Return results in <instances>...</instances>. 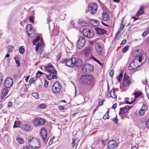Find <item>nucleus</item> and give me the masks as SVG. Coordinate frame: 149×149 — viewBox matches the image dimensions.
Listing matches in <instances>:
<instances>
[{
	"instance_id": "nucleus-43",
	"label": "nucleus",
	"mask_w": 149,
	"mask_h": 149,
	"mask_svg": "<svg viewBox=\"0 0 149 149\" xmlns=\"http://www.w3.org/2000/svg\"><path fill=\"white\" fill-rule=\"evenodd\" d=\"M54 73H51L50 72L49 74H51L50 76L51 77V79H56V76Z\"/></svg>"
},
{
	"instance_id": "nucleus-17",
	"label": "nucleus",
	"mask_w": 149,
	"mask_h": 149,
	"mask_svg": "<svg viewBox=\"0 0 149 149\" xmlns=\"http://www.w3.org/2000/svg\"><path fill=\"white\" fill-rule=\"evenodd\" d=\"M89 22L93 26H96L99 25V22L96 20L94 19H90L89 20Z\"/></svg>"
},
{
	"instance_id": "nucleus-38",
	"label": "nucleus",
	"mask_w": 149,
	"mask_h": 149,
	"mask_svg": "<svg viewBox=\"0 0 149 149\" xmlns=\"http://www.w3.org/2000/svg\"><path fill=\"white\" fill-rule=\"evenodd\" d=\"M130 108V106H128V105H126L125 107H123L122 108L125 110V112H127L129 110Z\"/></svg>"
},
{
	"instance_id": "nucleus-25",
	"label": "nucleus",
	"mask_w": 149,
	"mask_h": 149,
	"mask_svg": "<svg viewBox=\"0 0 149 149\" xmlns=\"http://www.w3.org/2000/svg\"><path fill=\"white\" fill-rule=\"evenodd\" d=\"M110 95V97L113 98H116V95L115 94V91L113 88L111 90Z\"/></svg>"
},
{
	"instance_id": "nucleus-56",
	"label": "nucleus",
	"mask_w": 149,
	"mask_h": 149,
	"mask_svg": "<svg viewBox=\"0 0 149 149\" xmlns=\"http://www.w3.org/2000/svg\"><path fill=\"white\" fill-rule=\"evenodd\" d=\"M141 109L144 110V111H145L147 109V106L144 104H143Z\"/></svg>"
},
{
	"instance_id": "nucleus-27",
	"label": "nucleus",
	"mask_w": 149,
	"mask_h": 149,
	"mask_svg": "<svg viewBox=\"0 0 149 149\" xmlns=\"http://www.w3.org/2000/svg\"><path fill=\"white\" fill-rule=\"evenodd\" d=\"M30 128V126L27 125H24L22 126V128L23 130L25 131H28L29 130Z\"/></svg>"
},
{
	"instance_id": "nucleus-22",
	"label": "nucleus",
	"mask_w": 149,
	"mask_h": 149,
	"mask_svg": "<svg viewBox=\"0 0 149 149\" xmlns=\"http://www.w3.org/2000/svg\"><path fill=\"white\" fill-rule=\"evenodd\" d=\"M8 92V89L7 88L3 89L1 91V93L3 95L1 97V98H3L6 95Z\"/></svg>"
},
{
	"instance_id": "nucleus-53",
	"label": "nucleus",
	"mask_w": 149,
	"mask_h": 149,
	"mask_svg": "<svg viewBox=\"0 0 149 149\" xmlns=\"http://www.w3.org/2000/svg\"><path fill=\"white\" fill-rule=\"evenodd\" d=\"M52 21V20L50 19V17L49 16H48L47 18V23L48 24L49 26V22Z\"/></svg>"
},
{
	"instance_id": "nucleus-26",
	"label": "nucleus",
	"mask_w": 149,
	"mask_h": 149,
	"mask_svg": "<svg viewBox=\"0 0 149 149\" xmlns=\"http://www.w3.org/2000/svg\"><path fill=\"white\" fill-rule=\"evenodd\" d=\"M16 140L20 144H22L24 142V140L21 137H18L17 138Z\"/></svg>"
},
{
	"instance_id": "nucleus-59",
	"label": "nucleus",
	"mask_w": 149,
	"mask_h": 149,
	"mask_svg": "<svg viewBox=\"0 0 149 149\" xmlns=\"http://www.w3.org/2000/svg\"><path fill=\"white\" fill-rule=\"evenodd\" d=\"M96 49H97V48H98V49H101V47L100 46V44L98 43H96Z\"/></svg>"
},
{
	"instance_id": "nucleus-31",
	"label": "nucleus",
	"mask_w": 149,
	"mask_h": 149,
	"mask_svg": "<svg viewBox=\"0 0 149 149\" xmlns=\"http://www.w3.org/2000/svg\"><path fill=\"white\" fill-rule=\"evenodd\" d=\"M53 86L59 88L60 86V89H61L62 86L58 81H56L54 84Z\"/></svg>"
},
{
	"instance_id": "nucleus-49",
	"label": "nucleus",
	"mask_w": 149,
	"mask_h": 149,
	"mask_svg": "<svg viewBox=\"0 0 149 149\" xmlns=\"http://www.w3.org/2000/svg\"><path fill=\"white\" fill-rule=\"evenodd\" d=\"M35 138H31V137H29L28 138V141L29 142H32L33 141H36L34 139Z\"/></svg>"
},
{
	"instance_id": "nucleus-1",
	"label": "nucleus",
	"mask_w": 149,
	"mask_h": 149,
	"mask_svg": "<svg viewBox=\"0 0 149 149\" xmlns=\"http://www.w3.org/2000/svg\"><path fill=\"white\" fill-rule=\"evenodd\" d=\"M79 81L82 84L90 85V88H91L94 86L95 79L94 76L92 75H84L81 76Z\"/></svg>"
},
{
	"instance_id": "nucleus-47",
	"label": "nucleus",
	"mask_w": 149,
	"mask_h": 149,
	"mask_svg": "<svg viewBox=\"0 0 149 149\" xmlns=\"http://www.w3.org/2000/svg\"><path fill=\"white\" fill-rule=\"evenodd\" d=\"M114 122L115 124H117L118 123V119L117 118V116H116L115 118H114L111 119Z\"/></svg>"
},
{
	"instance_id": "nucleus-9",
	"label": "nucleus",
	"mask_w": 149,
	"mask_h": 149,
	"mask_svg": "<svg viewBox=\"0 0 149 149\" xmlns=\"http://www.w3.org/2000/svg\"><path fill=\"white\" fill-rule=\"evenodd\" d=\"M45 123V120L40 118H36L34 120L33 124L37 125L44 124Z\"/></svg>"
},
{
	"instance_id": "nucleus-52",
	"label": "nucleus",
	"mask_w": 149,
	"mask_h": 149,
	"mask_svg": "<svg viewBox=\"0 0 149 149\" xmlns=\"http://www.w3.org/2000/svg\"><path fill=\"white\" fill-rule=\"evenodd\" d=\"M61 57V53H59L56 56V60H59L60 59Z\"/></svg>"
},
{
	"instance_id": "nucleus-6",
	"label": "nucleus",
	"mask_w": 149,
	"mask_h": 149,
	"mask_svg": "<svg viewBox=\"0 0 149 149\" xmlns=\"http://www.w3.org/2000/svg\"><path fill=\"white\" fill-rule=\"evenodd\" d=\"M83 33L84 35L88 38H92L94 36V33L93 31L87 29H84Z\"/></svg>"
},
{
	"instance_id": "nucleus-44",
	"label": "nucleus",
	"mask_w": 149,
	"mask_h": 149,
	"mask_svg": "<svg viewBox=\"0 0 149 149\" xmlns=\"http://www.w3.org/2000/svg\"><path fill=\"white\" fill-rule=\"evenodd\" d=\"M29 20L30 22H32L33 23H34V17L33 16L29 17Z\"/></svg>"
},
{
	"instance_id": "nucleus-29",
	"label": "nucleus",
	"mask_w": 149,
	"mask_h": 149,
	"mask_svg": "<svg viewBox=\"0 0 149 149\" xmlns=\"http://www.w3.org/2000/svg\"><path fill=\"white\" fill-rule=\"evenodd\" d=\"M40 57L43 58L46 55L45 51L43 50H41L40 51Z\"/></svg>"
},
{
	"instance_id": "nucleus-24",
	"label": "nucleus",
	"mask_w": 149,
	"mask_h": 149,
	"mask_svg": "<svg viewBox=\"0 0 149 149\" xmlns=\"http://www.w3.org/2000/svg\"><path fill=\"white\" fill-rule=\"evenodd\" d=\"M142 93L139 91H136L132 94V95H135L134 100H135L139 96H141L142 95Z\"/></svg>"
},
{
	"instance_id": "nucleus-4",
	"label": "nucleus",
	"mask_w": 149,
	"mask_h": 149,
	"mask_svg": "<svg viewBox=\"0 0 149 149\" xmlns=\"http://www.w3.org/2000/svg\"><path fill=\"white\" fill-rule=\"evenodd\" d=\"M137 61L133 60L129 65L128 69L129 70L132 71H136L137 68L140 66L141 65H139L137 64Z\"/></svg>"
},
{
	"instance_id": "nucleus-10",
	"label": "nucleus",
	"mask_w": 149,
	"mask_h": 149,
	"mask_svg": "<svg viewBox=\"0 0 149 149\" xmlns=\"http://www.w3.org/2000/svg\"><path fill=\"white\" fill-rule=\"evenodd\" d=\"M76 58H72L68 60L66 62V65L68 67H72L75 65Z\"/></svg>"
},
{
	"instance_id": "nucleus-21",
	"label": "nucleus",
	"mask_w": 149,
	"mask_h": 149,
	"mask_svg": "<svg viewBox=\"0 0 149 149\" xmlns=\"http://www.w3.org/2000/svg\"><path fill=\"white\" fill-rule=\"evenodd\" d=\"M52 89L53 92L55 93H58L61 90L60 86L59 87V88H58L53 86Z\"/></svg>"
},
{
	"instance_id": "nucleus-20",
	"label": "nucleus",
	"mask_w": 149,
	"mask_h": 149,
	"mask_svg": "<svg viewBox=\"0 0 149 149\" xmlns=\"http://www.w3.org/2000/svg\"><path fill=\"white\" fill-rule=\"evenodd\" d=\"M75 65L78 67L80 68L82 65L83 62L82 61L81 59H78L77 61L76 58V61L75 62Z\"/></svg>"
},
{
	"instance_id": "nucleus-30",
	"label": "nucleus",
	"mask_w": 149,
	"mask_h": 149,
	"mask_svg": "<svg viewBox=\"0 0 149 149\" xmlns=\"http://www.w3.org/2000/svg\"><path fill=\"white\" fill-rule=\"evenodd\" d=\"M46 107V105L44 104H38L37 106V107L39 109H44Z\"/></svg>"
},
{
	"instance_id": "nucleus-42",
	"label": "nucleus",
	"mask_w": 149,
	"mask_h": 149,
	"mask_svg": "<svg viewBox=\"0 0 149 149\" xmlns=\"http://www.w3.org/2000/svg\"><path fill=\"white\" fill-rule=\"evenodd\" d=\"M91 58H93L94 61L97 62L100 65H103V64L102 63H101L98 60H97V59H96L95 57H94L93 56H92V57H91Z\"/></svg>"
},
{
	"instance_id": "nucleus-60",
	"label": "nucleus",
	"mask_w": 149,
	"mask_h": 149,
	"mask_svg": "<svg viewBox=\"0 0 149 149\" xmlns=\"http://www.w3.org/2000/svg\"><path fill=\"white\" fill-rule=\"evenodd\" d=\"M67 59H62L60 61V63H66V62L67 61Z\"/></svg>"
},
{
	"instance_id": "nucleus-41",
	"label": "nucleus",
	"mask_w": 149,
	"mask_h": 149,
	"mask_svg": "<svg viewBox=\"0 0 149 149\" xmlns=\"http://www.w3.org/2000/svg\"><path fill=\"white\" fill-rule=\"evenodd\" d=\"M145 111H144V110H143L141 109H140L139 111V114L140 116H141L142 115H143L144 113H145Z\"/></svg>"
},
{
	"instance_id": "nucleus-32",
	"label": "nucleus",
	"mask_w": 149,
	"mask_h": 149,
	"mask_svg": "<svg viewBox=\"0 0 149 149\" xmlns=\"http://www.w3.org/2000/svg\"><path fill=\"white\" fill-rule=\"evenodd\" d=\"M15 61L16 65L17 67H19L20 65V63L19 62L18 59V58L17 57H15L14 58Z\"/></svg>"
},
{
	"instance_id": "nucleus-55",
	"label": "nucleus",
	"mask_w": 149,
	"mask_h": 149,
	"mask_svg": "<svg viewBox=\"0 0 149 149\" xmlns=\"http://www.w3.org/2000/svg\"><path fill=\"white\" fill-rule=\"evenodd\" d=\"M2 74L0 73V86L2 84Z\"/></svg>"
},
{
	"instance_id": "nucleus-7",
	"label": "nucleus",
	"mask_w": 149,
	"mask_h": 149,
	"mask_svg": "<svg viewBox=\"0 0 149 149\" xmlns=\"http://www.w3.org/2000/svg\"><path fill=\"white\" fill-rule=\"evenodd\" d=\"M139 50H135L132 52V55L133 56H135L133 60L138 61L139 62H141L142 61V56L141 55L139 54Z\"/></svg>"
},
{
	"instance_id": "nucleus-2",
	"label": "nucleus",
	"mask_w": 149,
	"mask_h": 149,
	"mask_svg": "<svg viewBox=\"0 0 149 149\" xmlns=\"http://www.w3.org/2000/svg\"><path fill=\"white\" fill-rule=\"evenodd\" d=\"M93 70V66L88 63L84 64L82 68V71L84 72H92Z\"/></svg>"
},
{
	"instance_id": "nucleus-3",
	"label": "nucleus",
	"mask_w": 149,
	"mask_h": 149,
	"mask_svg": "<svg viewBox=\"0 0 149 149\" xmlns=\"http://www.w3.org/2000/svg\"><path fill=\"white\" fill-rule=\"evenodd\" d=\"M97 6L95 3H90L88 4V8L90 13L92 15L95 14L97 10Z\"/></svg>"
},
{
	"instance_id": "nucleus-57",
	"label": "nucleus",
	"mask_w": 149,
	"mask_h": 149,
	"mask_svg": "<svg viewBox=\"0 0 149 149\" xmlns=\"http://www.w3.org/2000/svg\"><path fill=\"white\" fill-rule=\"evenodd\" d=\"M135 101V100H134H134L133 101H132L131 102H129L127 100L125 101V103L127 104H131L133 103Z\"/></svg>"
},
{
	"instance_id": "nucleus-33",
	"label": "nucleus",
	"mask_w": 149,
	"mask_h": 149,
	"mask_svg": "<svg viewBox=\"0 0 149 149\" xmlns=\"http://www.w3.org/2000/svg\"><path fill=\"white\" fill-rule=\"evenodd\" d=\"M20 124V122L19 121H15L14 123V124L13 126V128H16L19 126Z\"/></svg>"
},
{
	"instance_id": "nucleus-34",
	"label": "nucleus",
	"mask_w": 149,
	"mask_h": 149,
	"mask_svg": "<svg viewBox=\"0 0 149 149\" xmlns=\"http://www.w3.org/2000/svg\"><path fill=\"white\" fill-rule=\"evenodd\" d=\"M124 18V17H123L122 18V22H121V24L120 26V27L118 30L120 31H121L123 30V29L124 28V26H125L124 25V24H123V20Z\"/></svg>"
},
{
	"instance_id": "nucleus-14",
	"label": "nucleus",
	"mask_w": 149,
	"mask_h": 149,
	"mask_svg": "<svg viewBox=\"0 0 149 149\" xmlns=\"http://www.w3.org/2000/svg\"><path fill=\"white\" fill-rule=\"evenodd\" d=\"M102 19L104 21H107L109 19V15L106 11H103L102 14Z\"/></svg>"
},
{
	"instance_id": "nucleus-35",
	"label": "nucleus",
	"mask_w": 149,
	"mask_h": 149,
	"mask_svg": "<svg viewBox=\"0 0 149 149\" xmlns=\"http://www.w3.org/2000/svg\"><path fill=\"white\" fill-rule=\"evenodd\" d=\"M19 53L22 54H23L25 51L24 48L23 46H22L20 47L19 49Z\"/></svg>"
},
{
	"instance_id": "nucleus-64",
	"label": "nucleus",
	"mask_w": 149,
	"mask_h": 149,
	"mask_svg": "<svg viewBox=\"0 0 149 149\" xmlns=\"http://www.w3.org/2000/svg\"><path fill=\"white\" fill-rule=\"evenodd\" d=\"M146 126L147 128H149V119L147 121L146 123Z\"/></svg>"
},
{
	"instance_id": "nucleus-40",
	"label": "nucleus",
	"mask_w": 149,
	"mask_h": 149,
	"mask_svg": "<svg viewBox=\"0 0 149 149\" xmlns=\"http://www.w3.org/2000/svg\"><path fill=\"white\" fill-rule=\"evenodd\" d=\"M14 47L12 45H8L7 47L8 51V52H12Z\"/></svg>"
},
{
	"instance_id": "nucleus-63",
	"label": "nucleus",
	"mask_w": 149,
	"mask_h": 149,
	"mask_svg": "<svg viewBox=\"0 0 149 149\" xmlns=\"http://www.w3.org/2000/svg\"><path fill=\"white\" fill-rule=\"evenodd\" d=\"M109 74L111 77H113L114 74V71L112 70H111L109 73Z\"/></svg>"
},
{
	"instance_id": "nucleus-46",
	"label": "nucleus",
	"mask_w": 149,
	"mask_h": 149,
	"mask_svg": "<svg viewBox=\"0 0 149 149\" xmlns=\"http://www.w3.org/2000/svg\"><path fill=\"white\" fill-rule=\"evenodd\" d=\"M128 46H125L122 49V52L123 53H125L128 49Z\"/></svg>"
},
{
	"instance_id": "nucleus-15",
	"label": "nucleus",
	"mask_w": 149,
	"mask_h": 149,
	"mask_svg": "<svg viewBox=\"0 0 149 149\" xmlns=\"http://www.w3.org/2000/svg\"><path fill=\"white\" fill-rule=\"evenodd\" d=\"M117 145L114 140L109 141L108 143L107 147L109 149H111L114 148Z\"/></svg>"
},
{
	"instance_id": "nucleus-36",
	"label": "nucleus",
	"mask_w": 149,
	"mask_h": 149,
	"mask_svg": "<svg viewBox=\"0 0 149 149\" xmlns=\"http://www.w3.org/2000/svg\"><path fill=\"white\" fill-rule=\"evenodd\" d=\"M40 38V36H37L36 38L33 40V42L34 45H36V42H37L39 40Z\"/></svg>"
},
{
	"instance_id": "nucleus-48",
	"label": "nucleus",
	"mask_w": 149,
	"mask_h": 149,
	"mask_svg": "<svg viewBox=\"0 0 149 149\" xmlns=\"http://www.w3.org/2000/svg\"><path fill=\"white\" fill-rule=\"evenodd\" d=\"M148 32L149 31L148 30H146L142 34V36L143 37H144L147 35Z\"/></svg>"
},
{
	"instance_id": "nucleus-37",
	"label": "nucleus",
	"mask_w": 149,
	"mask_h": 149,
	"mask_svg": "<svg viewBox=\"0 0 149 149\" xmlns=\"http://www.w3.org/2000/svg\"><path fill=\"white\" fill-rule=\"evenodd\" d=\"M126 113L125 111L122 108H120V111L118 113V114L120 115L121 114H124Z\"/></svg>"
},
{
	"instance_id": "nucleus-5",
	"label": "nucleus",
	"mask_w": 149,
	"mask_h": 149,
	"mask_svg": "<svg viewBox=\"0 0 149 149\" xmlns=\"http://www.w3.org/2000/svg\"><path fill=\"white\" fill-rule=\"evenodd\" d=\"M86 40L85 38L83 36L80 37L77 41V46L79 49H82L84 46Z\"/></svg>"
},
{
	"instance_id": "nucleus-23",
	"label": "nucleus",
	"mask_w": 149,
	"mask_h": 149,
	"mask_svg": "<svg viewBox=\"0 0 149 149\" xmlns=\"http://www.w3.org/2000/svg\"><path fill=\"white\" fill-rule=\"evenodd\" d=\"M78 23L81 26H86L87 24V22L86 21L81 19H79Z\"/></svg>"
},
{
	"instance_id": "nucleus-39",
	"label": "nucleus",
	"mask_w": 149,
	"mask_h": 149,
	"mask_svg": "<svg viewBox=\"0 0 149 149\" xmlns=\"http://www.w3.org/2000/svg\"><path fill=\"white\" fill-rule=\"evenodd\" d=\"M31 95L34 97L36 99L39 98V95L38 94V93L37 92L32 93L31 94Z\"/></svg>"
},
{
	"instance_id": "nucleus-12",
	"label": "nucleus",
	"mask_w": 149,
	"mask_h": 149,
	"mask_svg": "<svg viewBox=\"0 0 149 149\" xmlns=\"http://www.w3.org/2000/svg\"><path fill=\"white\" fill-rule=\"evenodd\" d=\"M40 134L43 141H45L46 139L47 135V132L45 128L43 127L41 129Z\"/></svg>"
},
{
	"instance_id": "nucleus-16",
	"label": "nucleus",
	"mask_w": 149,
	"mask_h": 149,
	"mask_svg": "<svg viewBox=\"0 0 149 149\" xmlns=\"http://www.w3.org/2000/svg\"><path fill=\"white\" fill-rule=\"evenodd\" d=\"M129 78L123 79L122 84L124 87H126L130 85V81L129 80Z\"/></svg>"
},
{
	"instance_id": "nucleus-58",
	"label": "nucleus",
	"mask_w": 149,
	"mask_h": 149,
	"mask_svg": "<svg viewBox=\"0 0 149 149\" xmlns=\"http://www.w3.org/2000/svg\"><path fill=\"white\" fill-rule=\"evenodd\" d=\"M48 82L46 80H45L44 86L45 87H48Z\"/></svg>"
},
{
	"instance_id": "nucleus-13",
	"label": "nucleus",
	"mask_w": 149,
	"mask_h": 149,
	"mask_svg": "<svg viewBox=\"0 0 149 149\" xmlns=\"http://www.w3.org/2000/svg\"><path fill=\"white\" fill-rule=\"evenodd\" d=\"M45 69L46 70L50 73H56L57 72V71L54 68L53 66L51 64L46 66Z\"/></svg>"
},
{
	"instance_id": "nucleus-45",
	"label": "nucleus",
	"mask_w": 149,
	"mask_h": 149,
	"mask_svg": "<svg viewBox=\"0 0 149 149\" xmlns=\"http://www.w3.org/2000/svg\"><path fill=\"white\" fill-rule=\"evenodd\" d=\"M144 13L143 11H140V10H139L137 13L136 14V15L137 17L139 16L140 15H142Z\"/></svg>"
},
{
	"instance_id": "nucleus-54",
	"label": "nucleus",
	"mask_w": 149,
	"mask_h": 149,
	"mask_svg": "<svg viewBox=\"0 0 149 149\" xmlns=\"http://www.w3.org/2000/svg\"><path fill=\"white\" fill-rule=\"evenodd\" d=\"M109 118V116L108 114H105L103 116V119L104 120H107Z\"/></svg>"
},
{
	"instance_id": "nucleus-19",
	"label": "nucleus",
	"mask_w": 149,
	"mask_h": 149,
	"mask_svg": "<svg viewBox=\"0 0 149 149\" xmlns=\"http://www.w3.org/2000/svg\"><path fill=\"white\" fill-rule=\"evenodd\" d=\"M34 139L36 141L38 146H34V148L33 147V146L32 145H31L30 146L33 149H38L39 148H40V142L38 138H35Z\"/></svg>"
},
{
	"instance_id": "nucleus-28",
	"label": "nucleus",
	"mask_w": 149,
	"mask_h": 149,
	"mask_svg": "<svg viewBox=\"0 0 149 149\" xmlns=\"http://www.w3.org/2000/svg\"><path fill=\"white\" fill-rule=\"evenodd\" d=\"M91 51V49L90 47H88L86 48L85 49L84 53L86 55L89 54Z\"/></svg>"
},
{
	"instance_id": "nucleus-18",
	"label": "nucleus",
	"mask_w": 149,
	"mask_h": 149,
	"mask_svg": "<svg viewBox=\"0 0 149 149\" xmlns=\"http://www.w3.org/2000/svg\"><path fill=\"white\" fill-rule=\"evenodd\" d=\"M26 30H28V31L31 33H32L33 35H35L34 33V30L33 29L32 26L31 24H29L26 25Z\"/></svg>"
},
{
	"instance_id": "nucleus-8",
	"label": "nucleus",
	"mask_w": 149,
	"mask_h": 149,
	"mask_svg": "<svg viewBox=\"0 0 149 149\" xmlns=\"http://www.w3.org/2000/svg\"><path fill=\"white\" fill-rule=\"evenodd\" d=\"M13 80L11 77H8L4 81V86L6 88H10L13 85Z\"/></svg>"
},
{
	"instance_id": "nucleus-51",
	"label": "nucleus",
	"mask_w": 149,
	"mask_h": 149,
	"mask_svg": "<svg viewBox=\"0 0 149 149\" xmlns=\"http://www.w3.org/2000/svg\"><path fill=\"white\" fill-rule=\"evenodd\" d=\"M40 45V43L39 42L37 43L35 47L36 52H37L38 50L39 47Z\"/></svg>"
},
{
	"instance_id": "nucleus-11",
	"label": "nucleus",
	"mask_w": 149,
	"mask_h": 149,
	"mask_svg": "<svg viewBox=\"0 0 149 149\" xmlns=\"http://www.w3.org/2000/svg\"><path fill=\"white\" fill-rule=\"evenodd\" d=\"M96 33L97 34L100 35H103L106 33L107 31L104 29L101 28L96 27L95 28Z\"/></svg>"
},
{
	"instance_id": "nucleus-61",
	"label": "nucleus",
	"mask_w": 149,
	"mask_h": 149,
	"mask_svg": "<svg viewBox=\"0 0 149 149\" xmlns=\"http://www.w3.org/2000/svg\"><path fill=\"white\" fill-rule=\"evenodd\" d=\"M58 109L60 110H64L65 107L63 106L60 105L58 107Z\"/></svg>"
},
{
	"instance_id": "nucleus-62",
	"label": "nucleus",
	"mask_w": 149,
	"mask_h": 149,
	"mask_svg": "<svg viewBox=\"0 0 149 149\" xmlns=\"http://www.w3.org/2000/svg\"><path fill=\"white\" fill-rule=\"evenodd\" d=\"M97 52L98 54H101V52H102V49H98V48H97Z\"/></svg>"
},
{
	"instance_id": "nucleus-50",
	"label": "nucleus",
	"mask_w": 149,
	"mask_h": 149,
	"mask_svg": "<svg viewBox=\"0 0 149 149\" xmlns=\"http://www.w3.org/2000/svg\"><path fill=\"white\" fill-rule=\"evenodd\" d=\"M75 140H76V138H73L72 139V148H74V146L75 145Z\"/></svg>"
}]
</instances>
